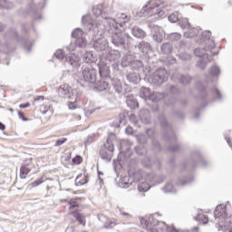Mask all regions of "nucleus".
Instances as JSON below:
<instances>
[{"label":"nucleus","instance_id":"nucleus-1","mask_svg":"<svg viewBox=\"0 0 232 232\" xmlns=\"http://www.w3.org/2000/svg\"><path fill=\"white\" fill-rule=\"evenodd\" d=\"M130 17L124 14L120 13L117 14L116 19H110V28L108 29V34L111 39L112 44L115 46H123L126 43V37L130 35L124 33V24L130 22Z\"/></svg>","mask_w":232,"mask_h":232},{"label":"nucleus","instance_id":"nucleus-2","mask_svg":"<svg viewBox=\"0 0 232 232\" xmlns=\"http://www.w3.org/2000/svg\"><path fill=\"white\" fill-rule=\"evenodd\" d=\"M169 10H171L169 2L165 0H150L143 5L141 14L143 15H150L154 19H159V17H166V13L169 12Z\"/></svg>","mask_w":232,"mask_h":232},{"label":"nucleus","instance_id":"nucleus-3","mask_svg":"<svg viewBox=\"0 0 232 232\" xmlns=\"http://www.w3.org/2000/svg\"><path fill=\"white\" fill-rule=\"evenodd\" d=\"M74 79L81 86L95 84L97 82V71L91 64L84 63L81 72L74 76Z\"/></svg>","mask_w":232,"mask_h":232},{"label":"nucleus","instance_id":"nucleus-4","mask_svg":"<svg viewBox=\"0 0 232 232\" xmlns=\"http://www.w3.org/2000/svg\"><path fill=\"white\" fill-rule=\"evenodd\" d=\"M140 97L148 104V106H158L157 102L160 101H168L169 97L166 94L154 92L151 93V90L148 87H141L140 90Z\"/></svg>","mask_w":232,"mask_h":232},{"label":"nucleus","instance_id":"nucleus-5","mask_svg":"<svg viewBox=\"0 0 232 232\" xmlns=\"http://www.w3.org/2000/svg\"><path fill=\"white\" fill-rule=\"evenodd\" d=\"M214 217L216 220H218V223H216L218 231H220V229L226 231V226L232 224L231 218H227V208L226 205H218L214 212Z\"/></svg>","mask_w":232,"mask_h":232},{"label":"nucleus","instance_id":"nucleus-6","mask_svg":"<svg viewBox=\"0 0 232 232\" xmlns=\"http://www.w3.org/2000/svg\"><path fill=\"white\" fill-rule=\"evenodd\" d=\"M44 3L46 0H32V4H29L24 11V15H29L33 19V23H36L38 19H43L41 10L44 8Z\"/></svg>","mask_w":232,"mask_h":232},{"label":"nucleus","instance_id":"nucleus-7","mask_svg":"<svg viewBox=\"0 0 232 232\" xmlns=\"http://www.w3.org/2000/svg\"><path fill=\"white\" fill-rule=\"evenodd\" d=\"M113 139H115V133H111L107 139L106 143L100 150V157L105 162H111L113 157V151H115V147L113 146Z\"/></svg>","mask_w":232,"mask_h":232},{"label":"nucleus","instance_id":"nucleus-8","mask_svg":"<svg viewBox=\"0 0 232 232\" xmlns=\"http://www.w3.org/2000/svg\"><path fill=\"white\" fill-rule=\"evenodd\" d=\"M168 77H169V75L168 74L166 69L160 68L149 76L148 82L154 88H160V86H162V84L168 81Z\"/></svg>","mask_w":232,"mask_h":232},{"label":"nucleus","instance_id":"nucleus-9","mask_svg":"<svg viewBox=\"0 0 232 232\" xmlns=\"http://www.w3.org/2000/svg\"><path fill=\"white\" fill-rule=\"evenodd\" d=\"M146 180L147 181H142L138 185L139 191L146 193V191H150L151 186H155V184H162V182H164V176L150 174L147 176Z\"/></svg>","mask_w":232,"mask_h":232},{"label":"nucleus","instance_id":"nucleus-10","mask_svg":"<svg viewBox=\"0 0 232 232\" xmlns=\"http://www.w3.org/2000/svg\"><path fill=\"white\" fill-rule=\"evenodd\" d=\"M207 52H211V50L208 48V45H205L203 48L198 47L194 50V54L196 57H199L200 59V61H198L197 63V67L200 70H206L208 63L211 61Z\"/></svg>","mask_w":232,"mask_h":232},{"label":"nucleus","instance_id":"nucleus-11","mask_svg":"<svg viewBox=\"0 0 232 232\" xmlns=\"http://www.w3.org/2000/svg\"><path fill=\"white\" fill-rule=\"evenodd\" d=\"M108 40L102 36V33L98 32L93 39V48L96 52H104L109 48Z\"/></svg>","mask_w":232,"mask_h":232},{"label":"nucleus","instance_id":"nucleus-12","mask_svg":"<svg viewBox=\"0 0 232 232\" xmlns=\"http://www.w3.org/2000/svg\"><path fill=\"white\" fill-rule=\"evenodd\" d=\"M58 93L63 99H71L77 101V92L66 84H63L58 89Z\"/></svg>","mask_w":232,"mask_h":232},{"label":"nucleus","instance_id":"nucleus-13","mask_svg":"<svg viewBox=\"0 0 232 232\" xmlns=\"http://www.w3.org/2000/svg\"><path fill=\"white\" fill-rule=\"evenodd\" d=\"M205 46H208V49L210 50L212 55H218V52H214L215 50V42L211 39V33L209 31H204L202 33L201 42Z\"/></svg>","mask_w":232,"mask_h":232},{"label":"nucleus","instance_id":"nucleus-14","mask_svg":"<svg viewBox=\"0 0 232 232\" xmlns=\"http://www.w3.org/2000/svg\"><path fill=\"white\" fill-rule=\"evenodd\" d=\"M203 164V166H208V161L204 160V157L200 154V152L196 151L191 154V160L188 162L184 167L191 166V168H195L197 164Z\"/></svg>","mask_w":232,"mask_h":232},{"label":"nucleus","instance_id":"nucleus-15","mask_svg":"<svg viewBox=\"0 0 232 232\" xmlns=\"http://www.w3.org/2000/svg\"><path fill=\"white\" fill-rule=\"evenodd\" d=\"M32 158L26 159L20 168V179H26V175L32 171Z\"/></svg>","mask_w":232,"mask_h":232},{"label":"nucleus","instance_id":"nucleus-16","mask_svg":"<svg viewBox=\"0 0 232 232\" xmlns=\"http://www.w3.org/2000/svg\"><path fill=\"white\" fill-rule=\"evenodd\" d=\"M176 77H179V83L182 84V86H188V84H191V81H193V77L189 74H178L174 73L171 76V80L175 81Z\"/></svg>","mask_w":232,"mask_h":232},{"label":"nucleus","instance_id":"nucleus-17","mask_svg":"<svg viewBox=\"0 0 232 232\" xmlns=\"http://www.w3.org/2000/svg\"><path fill=\"white\" fill-rule=\"evenodd\" d=\"M141 164L144 168H159L160 169V160H156V161L151 160L148 156L141 160Z\"/></svg>","mask_w":232,"mask_h":232},{"label":"nucleus","instance_id":"nucleus-18","mask_svg":"<svg viewBox=\"0 0 232 232\" xmlns=\"http://www.w3.org/2000/svg\"><path fill=\"white\" fill-rule=\"evenodd\" d=\"M110 81H111V79L105 78L98 82H95L94 83H95L96 90H98V92H104L108 90V88H110Z\"/></svg>","mask_w":232,"mask_h":232},{"label":"nucleus","instance_id":"nucleus-19","mask_svg":"<svg viewBox=\"0 0 232 232\" xmlns=\"http://www.w3.org/2000/svg\"><path fill=\"white\" fill-rule=\"evenodd\" d=\"M98 67L101 77L103 79H110V66H108V63L102 62L98 63Z\"/></svg>","mask_w":232,"mask_h":232},{"label":"nucleus","instance_id":"nucleus-20","mask_svg":"<svg viewBox=\"0 0 232 232\" xmlns=\"http://www.w3.org/2000/svg\"><path fill=\"white\" fill-rule=\"evenodd\" d=\"M139 117L143 124H151V115L148 109L140 111Z\"/></svg>","mask_w":232,"mask_h":232},{"label":"nucleus","instance_id":"nucleus-21","mask_svg":"<svg viewBox=\"0 0 232 232\" xmlns=\"http://www.w3.org/2000/svg\"><path fill=\"white\" fill-rule=\"evenodd\" d=\"M82 24L87 30H89V32L95 31V24L92 21V16L83 15L82 18Z\"/></svg>","mask_w":232,"mask_h":232},{"label":"nucleus","instance_id":"nucleus-22","mask_svg":"<svg viewBox=\"0 0 232 232\" xmlns=\"http://www.w3.org/2000/svg\"><path fill=\"white\" fill-rule=\"evenodd\" d=\"M159 121L161 128L167 130V131H170V133H173V128L171 127L169 122H168V120L166 119V116L164 114H160L159 116Z\"/></svg>","mask_w":232,"mask_h":232},{"label":"nucleus","instance_id":"nucleus-23","mask_svg":"<svg viewBox=\"0 0 232 232\" xmlns=\"http://www.w3.org/2000/svg\"><path fill=\"white\" fill-rule=\"evenodd\" d=\"M152 32L154 33L152 37L153 40L156 41V43H160L163 41L164 36L162 35V29L160 28L159 26L153 27Z\"/></svg>","mask_w":232,"mask_h":232},{"label":"nucleus","instance_id":"nucleus-24","mask_svg":"<svg viewBox=\"0 0 232 232\" xmlns=\"http://www.w3.org/2000/svg\"><path fill=\"white\" fill-rule=\"evenodd\" d=\"M99 220L103 223V227L110 229L115 226V221L113 219L108 220V218L104 215L99 217Z\"/></svg>","mask_w":232,"mask_h":232},{"label":"nucleus","instance_id":"nucleus-25","mask_svg":"<svg viewBox=\"0 0 232 232\" xmlns=\"http://www.w3.org/2000/svg\"><path fill=\"white\" fill-rule=\"evenodd\" d=\"M126 77L127 81L131 82V84H139L140 82V75H139V72H129Z\"/></svg>","mask_w":232,"mask_h":232},{"label":"nucleus","instance_id":"nucleus-26","mask_svg":"<svg viewBox=\"0 0 232 232\" xmlns=\"http://www.w3.org/2000/svg\"><path fill=\"white\" fill-rule=\"evenodd\" d=\"M83 61L85 62V64L95 63V61H97V55L93 53V51H89L83 54Z\"/></svg>","mask_w":232,"mask_h":232},{"label":"nucleus","instance_id":"nucleus-27","mask_svg":"<svg viewBox=\"0 0 232 232\" xmlns=\"http://www.w3.org/2000/svg\"><path fill=\"white\" fill-rule=\"evenodd\" d=\"M131 34L133 37H136V39H144V37H146V32H144V30L137 26L131 29Z\"/></svg>","mask_w":232,"mask_h":232},{"label":"nucleus","instance_id":"nucleus-28","mask_svg":"<svg viewBox=\"0 0 232 232\" xmlns=\"http://www.w3.org/2000/svg\"><path fill=\"white\" fill-rule=\"evenodd\" d=\"M137 48L142 53H148L149 52H151V44H150V43L145 42V41L140 42L138 44Z\"/></svg>","mask_w":232,"mask_h":232},{"label":"nucleus","instance_id":"nucleus-29","mask_svg":"<svg viewBox=\"0 0 232 232\" xmlns=\"http://www.w3.org/2000/svg\"><path fill=\"white\" fill-rule=\"evenodd\" d=\"M118 186L125 189L130 188V186H131V181H130V177L125 176L123 178H121L118 182Z\"/></svg>","mask_w":232,"mask_h":232},{"label":"nucleus","instance_id":"nucleus-30","mask_svg":"<svg viewBox=\"0 0 232 232\" xmlns=\"http://www.w3.org/2000/svg\"><path fill=\"white\" fill-rule=\"evenodd\" d=\"M111 84L116 93H122V82H121V80L113 79L111 80Z\"/></svg>","mask_w":232,"mask_h":232},{"label":"nucleus","instance_id":"nucleus-31","mask_svg":"<svg viewBox=\"0 0 232 232\" xmlns=\"http://www.w3.org/2000/svg\"><path fill=\"white\" fill-rule=\"evenodd\" d=\"M0 8L2 10H13V8H15V5L7 0H0Z\"/></svg>","mask_w":232,"mask_h":232},{"label":"nucleus","instance_id":"nucleus-32","mask_svg":"<svg viewBox=\"0 0 232 232\" xmlns=\"http://www.w3.org/2000/svg\"><path fill=\"white\" fill-rule=\"evenodd\" d=\"M124 113L120 114V119H116L112 123H111V126L112 128H121V124L124 126L126 124V121H124Z\"/></svg>","mask_w":232,"mask_h":232},{"label":"nucleus","instance_id":"nucleus-33","mask_svg":"<svg viewBox=\"0 0 232 232\" xmlns=\"http://www.w3.org/2000/svg\"><path fill=\"white\" fill-rule=\"evenodd\" d=\"M161 53H164V55H169L171 52H173V45H171L169 43H165L160 47Z\"/></svg>","mask_w":232,"mask_h":232},{"label":"nucleus","instance_id":"nucleus-34","mask_svg":"<svg viewBox=\"0 0 232 232\" xmlns=\"http://www.w3.org/2000/svg\"><path fill=\"white\" fill-rule=\"evenodd\" d=\"M67 64H70L72 68L77 69L79 66H81V62L79 59H75L72 56H69L66 58Z\"/></svg>","mask_w":232,"mask_h":232},{"label":"nucleus","instance_id":"nucleus-35","mask_svg":"<svg viewBox=\"0 0 232 232\" xmlns=\"http://www.w3.org/2000/svg\"><path fill=\"white\" fill-rule=\"evenodd\" d=\"M132 179L134 182H140L144 179V171L138 169L132 174Z\"/></svg>","mask_w":232,"mask_h":232},{"label":"nucleus","instance_id":"nucleus-36","mask_svg":"<svg viewBox=\"0 0 232 232\" xmlns=\"http://www.w3.org/2000/svg\"><path fill=\"white\" fill-rule=\"evenodd\" d=\"M179 24L182 30H189L191 28V24H189V21L188 18H181L179 20Z\"/></svg>","mask_w":232,"mask_h":232},{"label":"nucleus","instance_id":"nucleus-37","mask_svg":"<svg viewBox=\"0 0 232 232\" xmlns=\"http://www.w3.org/2000/svg\"><path fill=\"white\" fill-rule=\"evenodd\" d=\"M127 106L130 108V110H135L139 108V102H137L134 98H128L127 101Z\"/></svg>","mask_w":232,"mask_h":232},{"label":"nucleus","instance_id":"nucleus-38","mask_svg":"<svg viewBox=\"0 0 232 232\" xmlns=\"http://www.w3.org/2000/svg\"><path fill=\"white\" fill-rule=\"evenodd\" d=\"M75 45L77 48H86L88 45V41H86L84 36L82 38H77L75 41Z\"/></svg>","mask_w":232,"mask_h":232},{"label":"nucleus","instance_id":"nucleus-39","mask_svg":"<svg viewBox=\"0 0 232 232\" xmlns=\"http://www.w3.org/2000/svg\"><path fill=\"white\" fill-rule=\"evenodd\" d=\"M104 5L102 4H99L98 5L94 6L92 8V14L96 15V17H99L102 14Z\"/></svg>","mask_w":232,"mask_h":232},{"label":"nucleus","instance_id":"nucleus-40","mask_svg":"<svg viewBox=\"0 0 232 232\" xmlns=\"http://www.w3.org/2000/svg\"><path fill=\"white\" fill-rule=\"evenodd\" d=\"M133 61V57L130 55L125 56L121 58V66L122 68H127V66L131 67V62Z\"/></svg>","mask_w":232,"mask_h":232},{"label":"nucleus","instance_id":"nucleus-41","mask_svg":"<svg viewBox=\"0 0 232 232\" xmlns=\"http://www.w3.org/2000/svg\"><path fill=\"white\" fill-rule=\"evenodd\" d=\"M22 43L24 44V50L30 53V52H32V46H34V44H32V42H30V40L26 39V38H23L22 39Z\"/></svg>","mask_w":232,"mask_h":232},{"label":"nucleus","instance_id":"nucleus-42","mask_svg":"<svg viewBox=\"0 0 232 232\" xmlns=\"http://www.w3.org/2000/svg\"><path fill=\"white\" fill-rule=\"evenodd\" d=\"M72 37L74 39H81L84 37V31L81 28H76L72 33Z\"/></svg>","mask_w":232,"mask_h":232},{"label":"nucleus","instance_id":"nucleus-43","mask_svg":"<svg viewBox=\"0 0 232 232\" xmlns=\"http://www.w3.org/2000/svg\"><path fill=\"white\" fill-rule=\"evenodd\" d=\"M161 189L164 193H177V189L171 183H167Z\"/></svg>","mask_w":232,"mask_h":232},{"label":"nucleus","instance_id":"nucleus-44","mask_svg":"<svg viewBox=\"0 0 232 232\" xmlns=\"http://www.w3.org/2000/svg\"><path fill=\"white\" fill-rule=\"evenodd\" d=\"M209 73L212 77L218 78L220 75V68L217 65L210 67Z\"/></svg>","mask_w":232,"mask_h":232},{"label":"nucleus","instance_id":"nucleus-45","mask_svg":"<svg viewBox=\"0 0 232 232\" xmlns=\"http://www.w3.org/2000/svg\"><path fill=\"white\" fill-rule=\"evenodd\" d=\"M82 177V174H79L75 179V185L76 186H83V184H87L88 182V176H84V179L82 180H79Z\"/></svg>","mask_w":232,"mask_h":232},{"label":"nucleus","instance_id":"nucleus-46","mask_svg":"<svg viewBox=\"0 0 232 232\" xmlns=\"http://www.w3.org/2000/svg\"><path fill=\"white\" fill-rule=\"evenodd\" d=\"M212 96L215 98V101H222V94L220 93V91L214 87L210 90Z\"/></svg>","mask_w":232,"mask_h":232},{"label":"nucleus","instance_id":"nucleus-47","mask_svg":"<svg viewBox=\"0 0 232 232\" xmlns=\"http://www.w3.org/2000/svg\"><path fill=\"white\" fill-rule=\"evenodd\" d=\"M142 66H143V64L140 60H132V62L130 63V68H132V70H140V68H142Z\"/></svg>","mask_w":232,"mask_h":232},{"label":"nucleus","instance_id":"nucleus-48","mask_svg":"<svg viewBox=\"0 0 232 232\" xmlns=\"http://www.w3.org/2000/svg\"><path fill=\"white\" fill-rule=\"evenodd\" d=\"M72 215L74 217V218H76V220H78V222L81 224V225H85L86 222H84V220L82 219V214L77 212V211H72Z\"/></svg>","mask_w":232,"mask_h":232},{"label":"nucleus","instance_id":"nucleus-49","mask_svg":"<svg viewBox=\"0 0 232 232\" xmlns=\"http://www.w3.org/2000/svg\"><path fill=\"white\" fill-rule=\"evenodd\" d=\"M169 23H177L180 19L179 18V12H174L168 17Z\"/></svg>","mask_w":232,"mask_h":232},{"label":"nucleus","instance_id":"nucleus-50","mask_svg":"<svg viewBox=\"0 0 232 232\" xmlns=\"http://www.w3.org/2000/svg\"><path fill=\"white\" fill-rule=\"evenodd\" d=\"M108 59L109 61H117V59H119V52L117 51H111L108 53Z\"/></svg>","mask_w":232,"mask_h":232},{"label":"nucleus","instance_id":"nucleus-51","mask_svg":"<svg viewBox=\"0 0 232 232\" xmlns=\"http://www.w3.org/2000/svg\"><path fill=\"white\" fill-rule=\"evenodd\" d=\"M182 34L179 33H171L169 34V41H180Z\"/></svg>","mask_w":232,"mask_h":232},{"label":"nucleus","instance_id":"nucleus-52","mask_svg":"<svg viewBox=\"0 0 232 232\" xmlns=\"http://www.w3.org/2000/svg\"><path fill=\"white\" fill-rule=\"evenodd\" d=\"M6 35L7 37H13V39L19 41V34H17V31L15 29H11Z\"/></svg>","mask_w":232,"mask_h":232},{"label":"nucleus","instance_id":"nucleus-53","mask_svg":"<svg viewBox=\"0 0 232 232\" xmlns=\"http://www.w3.org/2000/svg\"><path fill=\"white\" fill-rule=\"evenodd\" d=\"M137 140L139 144H146L148 142V138H146V135L140 134L137 136Z\"/></svg>","mask_w":232,"mask_h":232},{"label":"nucleus","instance_id":"nucleus-54","mask_svg":"<svg viewBox=\"0 0 232 232\" xmlns=\"http://www.w3.org/2000/svg\"><path fill=\"white\" fill-rule=\"evenodd\" d=\"M72 101L73 102H69L68 108H69V110H77V102L79 101V98L76 99V101H75V98H73Z\"/></svg>","mask_w":232,"mask_h":232},{"label":"nucleus","instance_id":"nucleus-55","mask_svg":"<svg viewBox=\"0 0 232 232\" xmlns=\"http://www.w3.org/2000/svg\"><path fill=\"white\" fill-rule=\"evenodd\" d=\"M135 152L137 155H144L146 153V149L142 146H136Z\"/></svg>","mask_w":232,"mask_h":232},{"label":"nucleus","instance_id":"nucleus-56","mask_svg":"<svg viewBox=\"0 0 232 232\" xmlns=\"http://www.w3.org/2000/svg\"><path fill=\"white\" fill-rule=\"evenodd\" d=\"M54 57H56V59H59L60 61H63V59H64V52L63 50H57L54 53Z\"/></svg>","mask_w":232,"mask_h":232},{"label":"nucleus","instance_id":"nucleus-57","mask_svg":"<svg viewBox=\"0 0 232 232\" xmlns=\"http://www.w3.org/2000/svg\"><path fill=\"white\" fill-rule=\"evenodd\" d=\"M200 28L188 29V37H195V35H198Z\"/></svg>","mask_w":232,"mask_h":232},{"label":"nucleus","instance_id":"nucleus-58","mask_svg":"<svg viewBox=\"0 0 232 232\" xmlns=\"http://www.w3.org/2000/svg\"><path fill=\"white\" fill-rule=\"evenodd\" d=\"M67 141H68V139L66 138L58 139L56 140V143L54 144V147L59 148V146H63V144H64V142H67Z\"/></svg>","mask_w":232,"mask_h":232},{"label":"nucleus","instance_id":"nucleus-59","mask_svg":"<svg viewBox=\"0 0 232 232\" xmlns=\"http://www.w3.org/2000/svg\"><path fill=\"white\" fill-rule=\"evenodd\" d=\"M50 110V104H43L40 107V111L44 115Z\"/></svg>","mask_w":232,"mask_h":232},{"label":"nucleus","instance_id":"nucleus-60","mask_svg":"<svg viewBox=\"0 0 232 232\" xmlns=\"http://www.w3.org/2000/svg\"><path fill=\"white\" fill-rule=\"evenodd\" d=\"M152 146H153L154 151H160V143L158 140H154L152 141Z\"/></svg>","mask_w":232,"mask_h":232},{"label":"nucleus","instance_id":"nucleus-61","mask_svg":"<svg viewBox=\"0 0 232 232\" xmlns=\"http://www.w3.org/2000/svg\"><path fill=\"white\" fill-rule=\"evenodd\" d=\"M179 57L181 61H189V59H191V56L186 53L179 54Z\"/></svg>","mask_w":232,"mask_h":232},{"label":"nucleus","instance_id":"nucleus-62","mask_svg":"<svg viewBox=\"0 0 232 232\" xmlns=\"http://www.w3.org/2000/svg\"><path fill=\"white\" fill-rule=\"evenodd\" d=\"M198 219L200 220V222H202V224H208V222L209 221V218L206 215H199Z\"/></svg>","mask_w":232,"mask_h":232},{"label":"nucleus","instance_id":"nucleus-63","mask_svg":"<svg viewBox=\"0 0 232 232\" xmlns=\"http://www.w3.org/2000/svg\"><path fill=\"white\" fill-rule=\"evenodd\" d=\"M101 15H102V19H104V20L106 21L107 24H108L109 27H110V19H113V18L109 17V16H108V14H107L106 12H103V11H102V13Z\"/></svg>","mask_w":232,"mask_h":232},{"label":"nucleus","instance_id":"nucleus-64","mask_svg":"<svg viewBox=\"0 0 232 232\" xmlns=\"http://www.w3.org/2000/svg\"><path fill=\"white\" fill-rule=\"evenodd\" d=\"M81 162H82V158L81 156H75L72 159V163L73 164H81Z\"/></svg>","mask_w":232,"mask_h":232}]
</instances>
